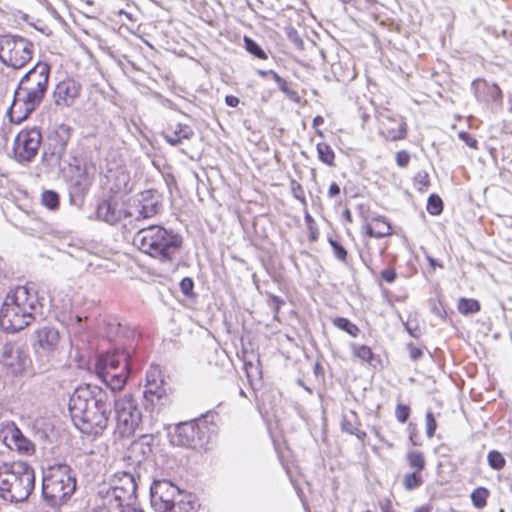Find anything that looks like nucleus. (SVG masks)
I'll return each mask as SVG.
<instances>
[{
    "mask_svg": "<svg viewBox=\"0 0 512 512\" xmlns=\"http://www.w3.org/2000/svg\"><path fill=\"white\" fill-rule=\"evenodd\" d=\"M113 395L101 387L78 386L70 396L68 409L75 426L85 433L103 431L109 422Z\"/></svg>",
    "mask_w": 512,
    "mask_h": 512,
    "instance_id": "f257e3e1",
    "label": "nucleus"
},
{
    "mask_svg": "<svg viewBox=\"0 0 512 512\" xmlns=\"http://www.w3.org/2000/svg\"><path fill=\"white\" fill-rule=\"evenodd\" d=\"M50 73V65L39 61L21 77L7 112L12 122H22L40 106L48 90Z\"/></svg>",
    "mask_w": 512,
    "mask_h": 512,
    "instance_id": "f03ea898",
    "label": "nucleus"
},
{
    "mask_svg": "<svg viewBox=\"0 0 512 512\" xmlns=\"http://www.w3.org/2000/svg\"><path fill=\"white\" fill-rule=\"evenodd\" d=\"M42 307L43 303L35 292L26 286H18L6 295L2 303L0 327L9 333L18 332L34 320L35 314H43Z\"/></svg>",
    "mask_w": 512,
    "mask_h": 512,
    "instance_id": "7ed1b4c3",
    "label": "nucleus"
},
{
    "mask_svg": "<svg viewBox=\"0 0 512 512\" xmlns=\"http://www.w3.org/2000/svg\"><path fill=\"white\" fill-rule=\"evenodd\" d=\"M132 243L143 253L157 259L160 263L175 266L182 248V237L160 225L138 228Z\"/></svg>",
    "mask_w": 512,
    "mask_h": 512,
    "instance_id": "20e7f679",
    "label": "nucleus"
},
{
    "mask_svg": "<svg viewBox=\"0 0 512 512\" xmlns=\"http://www.w3.org/2000/svg\"><path fill=\"white\" fill-rule=\"evenodd\" d=\"M35 485L34 469L26 462L14 461L0 465V496L10 502H23Z\"/></svg>",
    "mask_w": 512,
    "mask_h": 512,
    "instance_id": "39448f33",
    "label": "nucleus"
},
{
    "mask_svg": "<svg viewBox=\"0 0 512 512\" xmlns=\"http://www.w3.org/2000/svg\"><path fill=\"white\" fill-rule=\"evenodd\" d=\"M76 490V478L66 464L51 466L43 472L42 496L51 508L67 504Z\"/></svg>",
    "mask_w": 512,
    "mask_h": 512,
    "instance_id": "423d86ee",
    "label": "nucleus"
},
{
    "mask_svg": "<svg viewBox=\"0 0 512 512\" xmlns=\"http://www.w3.org/2000/svg\"><path fill=\"white\" fill-rule=\"evenodd\" d=\"M141 460L129 470L117 471L109 487H102L98 491L101 500L100 506L115 504L133 505L137 498L138 482L141 477Z\"/></svg>",
    "mask_w": 512,
    "mask_h": 512,
    "instance_id": "0eeeda50",
    "label": "nucleus"
},
{
    "mask_svg": "<svg viewBox=\"0 0 512 512\" xmlns=\"http://www.w3.org/2000/svg\"><path fill=\"white\" fill-rule=\"evenodd\" d=\"M150 501L157 512H190L192 509L186 493L167 479L153 481Z\"/></svg>",
    "mask_w": 512,
    "mask_h": 512,
    "instance_id": "6e6552de",
    "label": "nucleus"
},
{
    "mask_svg": "<svg viewBox=\"0 0 512 512\" xmlns=\"http://www.w3.org/2000/svg\"><path fill=\"white\" fill-rule=\"evenodd\" d=\"M118 334L120 338L125 341L119 344L113 352H108L103 355L96 364L95 371L99 374V370L109 372H119L118 370H133L134 359L133 353L138 341V336L135 331L118 325Z\"/></svg>",
    "mask_w": 512,
    "mask_h": 512,
    "instance_id": "1a4fd4ad",
    "label": "nucleus"
},
{
    "mask_svg": "<svg viewBox=\"0 0 512 512\" xmlns=\"http://www.w3.org/2000/svg\"><path fill=\"white\" fill-rule=\"evenodd\" d=\"M34 45L28 39L17 35L0 36V60L14 69L22 68L33 55Z\"/></svg>",
    "mask_w": 512,
    "mask_h": 512,
    "instance_id": "9d476101",
    "label": "nucleus"
},
{
    "mask_svg": "<svg viewBox=\"0 0 512 512\" xmlns=\"http://www.w3.org/2000/svg\"><path fill=\"white\" fill-rule=\"evenodd\" d=\"M116 432L121 437H130L139 428L142 414L136 399L131 394L114 399Z\"/></svg>",
    "mask_w": 512,
    "mask_h": 512,
    "instance_id": "9b49d317",
    "label": "nucleus"
},
{
    "mask_svg": "<svg viewBox=\"0 0 512 512\" xmlns=\"http://www.w3.org/2000/svg\"><path fill=\"white\" fill-rule=\"evenodd\" d=\"M41 132L37 128L21 130L14 139L13 152L20 163L31 162L41 145Z\"/></svg>",
    "mask_w": 512,
    "mask_h": 512,
    "instance_id": "f8f14e48",
    "label": "nucleus"
},
{
    "mask_svg": "<svg viewBox=\"0 0 512 512\" xmlns=\"http://www.w3.org/2000/svg\"><path fill=\"white\" fill-rule=\"evenodd\" d=\"M71 128L60 125L49 137L48 147L42 154V162L60 168L61 160L66 154L67 144L70 140Z\"/></svg>",
    "mask_w": 512,
    "mask_h": 512,
    "instance_id": "ddd939ff",
    "label": "nucleus"
},
{
    "mask_svg": "<svg viewBox=\"0 0 512 512\" xmlns=\"http://www.w3.org/2000/svg\"><path fill=\"white\" fill-rule=\"evenodd\" d=\"M204 432L198 422L190 421L180 423L171 435V443L176 446L197 448L203 445Z\"/></svg>",
    "mask_w": 512,
    "mask_h": 512,
    "instance_id": "4468645a",
    "label": "nucleus"
},
{
    "mask_svg": "<svg viewBox=\"0 0 512 512\" xmlns=\"http://www.w3.org/2000/svg\"><path fill=\"white\" fill-rule=\"evenodd\" d=\"M81 85L71 78L60 81L54 88L52 98L57 107L72 106L80 95Z\"/></svg>",
    "mask_w": 512,
    "mask_h": 512,
    "instance_id": "2eb2a0df",
    "label": "nucleus"
},
{
    "mask_svg": "<svg viewBox=\"0 0 512 512\" xmlns=\"http://www.w3.org/2000/svg\"><path fill=\"white\" fill-rule=\"evenodd\" d=\"M2 434L3 443L10 450H15L23 455H31L34 453L35 445L24 436L22 431L15 424L8 425Z\"/></svg>",
    "mask_w": 512,
    "mask_h": 512,
    "instance_id": "dca6fc26",
    "label": "nucleus"
},
{
    "mask_svg": "<svg viewBox=\"0 0 512 512\" xmlns=\"http://www.w3.org/2000/svg\"><path fill=\"white\" fill-rule=\"evenodd\" d=\"M132 211L122 209L118 200L113 197L102 200L97 207V217L110 225H115L123 218L132 217Z\"/></svg>",
    "mask_w": 512,
    "mask_h": 512,
    "instance_id": "f3484780",
    "label": "nucleus"
},
{
    "mask_svg": "<svg viewBox=\"0 0 512 512\" xmlns=\"http://www.w3.org/2000/svg\"><path fill=\"white\" fill-rule=\"evenodd\" d=\"M59 341V331L56 328L45 326L35 331L33 346L37 353L49 354L58 348Z\"/></svg>",
    "mask_w": 512,
    "mask_h": 512,
    "instance_id": "a211bd4d",
    "label": "nucleus"
},
{
    "mask_svg": "<svg viewBox=\"0 0 512 512\" xmlns=\"http://www.w3.org/2000/svg\"><path fill=\"white\" fill-rule=\"evenodd\" d=\"M472 86L478 101L484 103H496L499 106L502 105L503 95L497 84L477 79L473 81Z\"/></svg>",
    "mask_w": 512,
    "mask_h": 512,
    "instance_id": "6ab92c4d",
    "label": "nucleus"
},
{
    "mask_svg": "<svg viewBox=\"0 0 512 512\" xmlns=\"http://www.w3.org/2000/svg\"><path fill=\"white\" fill-rule=\"evenodd\" d=\"M139 208L136 209L134 215L137 221L141 219H148L158 213L159 202L155 198L154 192L147 190L140 194V198L137 200Z\"/></svg>",
    "mask_w": 512,
    "mask_h": 512,
    "instance_id": "aec40b11",
    "label": "nucleus"
},
{
    "mask_svg": "<svg viewBox=\"0 0 512 512\" xmlns=\"http://www.w3.org/2000/svg\"><path fill=\"white\" fill-rule=\"evenodd\" d=\"M131 372L132 370H120L119 372L99 370V374L97 375L101 381L110 388L111 392L115 393L124 388Z\"/></svg>",
    "mask_w": 512,
    "mask_h": 512,
    "instance_id": "412c9836",
    "label": "nucleus"
},
{
    "mask_svg": "<svg viewBox=\"0 0 512 512\" xmlns=\"http://www.w3.org/2000/svg\"><path fill=\"white\" fill-rule=\"evenodd\" d=\"M194 135L193 129L186 124H170L163 133L164 139L172 146H177L182 140H189Z\"/></svg>",
    "mask_w": 512,
    "mask_h": 512,
    "instance_id": "4be33fe9",
    "label": "nucleus"
},
{
    "mask_svg": "<svg viewBox=\"0 0 512 512\" xmlns=\"http://www.w3.org/2000/svg\"><path fill=\"white\" fill-rule=\"evenodd\" d=\"M359 425L358 415L353 410L343 415L341 422L342 430L351 435H355L359 440L363 441L366 437V432L359 430Z\"/></svg>",
    "mask_w": 512,
    "mask_h": 512,
    "instance_id": "5701e85b",
    "label": "nucleus"
},
{
    "mask_svg": "<svg viewBox=\"0 0 512 512\" xmlns=\"http://www.w3.org/2000/svg\"><path fill=\"white\" fill-rule=\"evenodd\" d=\"M163 384V380H160L159 383L146 384L145 390L143 391L144 399L151 405H155L160 402L166 396V389Z\"/></svg>",
    "mask_w": 512,
    "mask_h": 512,
    "instance_id": "b1692460",
    "label": "nucleus"
},
{
    "mask_svg": "<svg viewBox=\"0 0 512 512\" xmlns=\"http://www.w3.org/2000/svg\"><path fill=\"white\" fill-rule=\"evenodd\" d=\"M364 229L367 235L374 238H383L391 233L390 224L379 218L367 223Z\"/></svg>",
    "mask_w": 512,
    "mask_h": 512,
    "instance_id": "393cba45",
    "label": "nucleus"
},
{
    "mask_svg": "<svg viewBox=\"0 0 512 512\" xmlns=\"http://www.w3.org/2000/svg\"><path fill=\"white\" fill-rule=\"evenodd\" d=\"M332 323L338 329L345 331L352 337L358 336L360 329L357 325L352 323L349 319L344 317H336L332 320Z\"/></svg>",
    "mask_w": 512,
    "mask_h": 512,
    "instance_id": "a878e982",
    "label": "nucleus"
},
{
    "mask_svg": "<svg viewBox=\"0 0 512 512\" xmlns=\"http://www.w3.org/2000/svg\"><path fill=\"white\" fill-rule=\"evenodd\" d=\"M318 158L321 162L328 166H334L335 153L333 149L326 143L317 144Z\"/></svg>",
    "mask_w": 512,
    "mask_h": 512,
    "instance_id": "bb28decb",
    "label": "nucleus"
},
{
    "mask_svg": "<svg viewBox=\"0 0 512 512\" xmlns=\"http://www.w3.org/2000/svg\"><path fill=\"white\" fill-rule=\"evenodd\" d=\"M407 460L409 463V466L415 471V472H421L425 468V458L423 453L419 451H412L407 454Z\"/></svg>",
    "mask_w": 512,
    "mask_h": 512,
    "instance_id": "cd10ccee",
    "label": "nucleus"
},
{
    "mask_svg": "<svg viewBox=\"0 0 512 512\" xmlns=\"http://www.w3.org/2000/svg\"><path fill=\"white\" fill-rule=\"evenodd\" d=\"M489 496V491L484 487H478L471 493V500L473 505L482 509L487 504V498Z\"/></svg>",
    "mask_w": 512,
    "mask_h": 512,
    "instance_id": "c85d7f7f",
    "label": "nucleus"
},
{
    "mask_svg": "<svg viewBox=\"0 0 512 512\" xmlns=\"http://www.w3.org/2000/svg\"><path fill=\"white\" fill-rule=\"evenodd\" d=\"M458 311L463 314H471L480 311V304L477 300L461 298L458 303Z\"/></svg>",
    "mask_w": 512,
    "mask_h": 512,
    "instance_id": "c756f323",
    "label": "nucleus"
},
{
    "mask_svg": "<svg viewBox=\"0 0 512 512\" xmlns=\"http://www.w3.org/2000/svg\"><path fill=\"white\" fill-rule=\"evenodd\" d=\"M422 484L423 479L419 472L413 471L412 473H407L403 478V487L407 491L414 490L420 487Z\"/></svg>",
    "mask_w": 512,
    "mask_h": 512,
    "instance_id": "7c9ffc66",
    "label": "nucleus"
},
{
    "mask_svg": "<svg viewBox=\"0 0 512 512\" xmlns=\"http://www.w3.org/2000/svg\"><path fill=\"white\" fill-rule=\"evenodd\" d=\"M351 347H352V351H353V354L355 357L371 364L374 354L370 347H368L366 345H357V344H352Z\"/></svg>",
    "mask_w": 512,
    "mask_h": 512,
    "instance_id": "2f4dec72",
    "label": "nucleus"
},
{
    "mask_svg": "<svg viewBox=\"0 0 512 512\" xmlns=\"http://www.w3.org/2000/svg\"><path fill=\"white\" fill-rule=\"evenodd\" d=\"M489 466L494 470H501L506 465L504 456L497 450H492L487 455Z\"/></svg>",
    "mask_w": 512,
    "mask_h": 512,
    "instance_id": "473e14b6",
    "label": "nucleus"
},
{
    "mask_svg": "<svg viewBox=\"0 0 512 512\" xmlns=\"http://www.w3.org/2000/svg\"><path fill=\"white\" fill-rule=\"evenodd\" d=\"M246 50L259 59H267L265 51L251 38L244 37Z\"/></svg>",
    "mask_w": 512,
    "mask_h": 512,
    "instance_id": "72a5a7b5",
    "label": "nucleus"
},
{
    "mask_svg": "<svg viewBox=\"0 0 512 512\" xmlns=\"http://www.w3.org/2000/svg\"><path fill=\"white\" fill-rule=\"evenodd\" d=\"M154 438L152 435H141L140 438L133 442L132 449L142 448L145 446V450H143V457L149 455L152 452V443Z\"/></svg>",
    "mask_w": 512,
    "mask_h": 512,
    "instance_id": "f704fd0d",
    "label": "nucleus"
},
{
    "mask_svg": "<svg viewBox=\"0 0 512 512\" xmlns=\"http://www.w3.org/2000/svg\"><path fill=\"white\" fill-rule=\"evenodd\" d=\"M407 135V124L400 120L397 129H389L387 131V138L391 141H397L406 138Z\"/></svg>",
    "mask_w": 512,
    "mask_h": 512,
    "instance_id": "c9c22d12",
    "label": "nucleus"
},
{
    "mask_svg": "<svg viewBox=\"0 0 512 512\" xmlns=\"http://www.w3.org/2000/svg\"><path fill=\"white\" fill-rule=\"evenodd\" d=\"M42 204L53 210L59 206V195L52 190H46L42 193Z\"/></svg>",
    "mask_w": 512,
    "mask_h": 512,
    "instance_id": "e433bc0d",
    "label": "nucleus"
},
{
    "mask_svg": "<svg viewBox=\"0 0 512 512\" xmlns=\"http://www.w3.org/2000/svg\"><path fill=\"white\" fill-rule=\"evenodd\" d=\"M328 242L333 249L334 256L341 262H346L347 260V250L343 247V245L333 238H328Z\"/></svg>",
    "mask_w": 512,
    "mask_h": 512,
    "instance_id": "4c0bfd02",
    "label": "nucleus"
},
{
    "mask_svg": "<svg viewBox=\"0 0 512 512\" xmlns=\"http://www.w3.org/2000/svg\"><path fill=\"white\" fill-rule=\"evenodd\" d=\"M427 210L431 215H439L443 210L442 199L437 195H431L428 199Z\"/></svg>",
    "mask_w": 512,
    "mask_h": 512,
    "instance_id": "58836bf2",
    "label": "nucleus"
},
{
    "mask_svg": "<svg viewBox=\"0 0 512 512\" xmlns=\"http://www.w3.org/2000/svg\"><path fill=\"white\" fill-rule=\"evenodd\" d=\"M279 89L293 102L299 103L301 98L297 91L290 88L289 84L283 78L277 83Z\"/></svg>",
    "mask_w": 512,
    "mask_h": 512,
    "instance_id": "ea45409f",
    "label": "nucleus"
},
{
    "mask_svg": "<svg viewBox=\"0 0 512 512\" xmlns=\"http://www.w3.org/2000/svg\"><path fill=\"white\" fill-rule=\"evenodd\" d=\"M103 510H108V512H144L140 508H136L133 505H122L115 504L111 506H101Z\"/></svg>",
    "mask_w": 512,
    "mask_h": 512,
    "instance_id": "a19ab883",
    "label": "nucleus"
},
{
    "mask_svg": "<svg viewBox=\"0 0 512 512\" xmlns=\"http://www.w3.org/2000/svg\"><path fill=\"white\" fill-rule=\"evenodd\" d=\"M267 304L272 309L275 315L280 311L281 306L284 304V300L280 297L267 293ZM276 318V316H274Z\"/></svg>",
    "mask_w": 512,
    "mask_h": 512,
    "instance_id": "79ce46f5",
    "label": "nucleus"
},
{
    "mask_svg": "<svg viewBox=\"0 0 512 512\" xmlns=\"http://www.w3.org/2000/svg\"><path fill=\"white\" fill-rule=\"evenodd\" d=\"M426 420V435L428 438H432L437 429V423L434 418V415L431 411H428L425 416Z\"/></svg>",
    "mask_w": 512,
    "mask_h": 512,
    "instance_id": "37998d69",
    "label": "nucleus"
},
{
    "mask_svg": "<svg viewBox=\"0 0 512 512\" xmlns=\"http://www.w3.org/2000/svg\"><path fill=\"white\" fill-rule=\"evenodd\" d=\"M18 353V350H15L12 344H5L2 347V359L7 365H13V361H10V359L14 358V354L18 357Z\"/></svg>",
    "mask_w": 512,
    "mask_h": 512,
    "instance_id": "c03bdc74",
    "label": "nucleus"
},
{
    "mask_svg": "<svg viewBox=\"0 0 512 512\" xmlns=\"http://www.w3.org/2000/svg\"><path fill=\"white\" fill-rule=\"evenodd\" d=\"M409 415H410L409 406L403 405V404H398L396 406L395 416L400 423H402V424L406 423L409 418Z\"/></svg>",
    "mask_w": 512,
    "mask_h": 512,
    "instance_id": "a18cd8bd",
    "label": "nucleus"
},
{
    "mask_svg": "<svg viewBox=\"0 0 512 512\" xmlns=\"http://www.w3.org/2000/svg\"><path fill=\"white\" fill-rule=\"evenodd\" d=\"M161 371L158 366H152L146 374V384L159 383Z\"/></svg>",
    "mask_w": 512,
    "mask_h": 512,
    "instance_id": "49530a36",
    "label": "nucleus"
},
{
    "mask_svg": "<svg viewBox=\"0 0 512 512\" xmlns=\"http://www.w3.org/2000/svg\"><path fill=\"white\" fill-rule=\"evenodd\" d=\"M194 282L190 277H185L180 282V289L185 296L193 294Z\"/></svg>",
    "mask_w": 512,
    "mask_h": 512,
    "instance_id": "de8ad7c7",
    "label": "nucleus"
},
{
    "mask_svg": "<svg viewBox=\"0 0 512 512\" xmlns=\"http://www.w3.org/2000/svg\"><path fill=\"white\" fill-rule=\"evenodd\" d=\"M88 186V183L77 180L71 185V193L77 196L84 195V193L88 190Z\"/></svg>",
    "mask_w": 512,
    "mask_h": 512,
    "instance_id": "09e8293b",
    "label": "nucleus"
},
{
    "mask_svg": "<svg viewBox=\"0 0 512 512\" xmlns=\"http://www.w3.org/2000/svg\"><path fill=\"white\" fill-rule=\"evenodd\" d=\"M458 137L463 142H465V144L468 145L469 147H471L473 149L478 148V141L468 132H465V131L459 132Z\"/></svg>",
    "mask_w": 512,
    "mask_h": 512,
    "instance_id": "8fccbe9b",
    "label": "nucleus"
},
{
    "mask_svg": "<svg viewBox=\"0 0 512 512\" xmlns=\"http://www.w3.org/2000/svg\"><path fill=\"white\" fill-rule=\"evenodd\" d=\"M409 161H410V154L407 151L401 150V151L397 152L396 163L399 167L406 168L409 164Z\"/></svg>",
    "mask_w": 512,
    "mask_h": 512,
    "instance_id": "3c124183",
    "label": "nucleus"
},
{
    "mask_svg": "<svg viewBox=\"0 0 512 512\" xmlns=\"http://www.w3.org/2000/svg\"><path fill=\"white\" fill-rule=\"evenodd\" d=\"M381 277L387 283H393L397 278V273L393 268H386L382 270Z\"/></svg>",
    "mask_w": 512,
    "mask_h": 512,
    "instance_id": "603ef678",
    "label": "nucleus"
},
{
    "mask_svg": "<svg viewBox=\"0 0 512 512\" xmlns=\"http://www.w3.org/2000/svg\"><path fill=\"white\" fill-rule=\"evenodd\" d=\"M410 351V358L414 361L419 360L423 356V351L420 348L408 345Z\"/></svg>",
    "mask_w": 512,
    "mask_h": 512,
    "instance_id": "864d4df0",
    "label": "nucleus"
},
{
    "mask_svg": "<svg viewBox=\"0 0 512 512\" xmlns=\"http://www.w3.org/2000/svg\"><path fill=\"white\" fill-rule=\"evenodd\" d=\"M340 186L333 182L330 187H329V190H328V196L329 198H335L337 197L339 194H340Z\"/></svg>",
    "mask_w": 512,
    "mask_h": 512,
    "instance_id": "5fc2aeb1",
    "label": "nucleus"
},
{
    "mask_svg": "<svg viewBox=\"0 0 512 512\" xmlns=\"http://www.w3.org/2000/svg\"><path fill=\"white\" fill-rule=\"evenodd\" d=\"M324 123V118L320 115L316 116L314 119H313V127L316 129V133L317 135L323 137V132L321 130L318 129V127L320 125H322Z\"/></svg>",
    "mask_w": 512,
    "mask_h": 512,
    "instance_id": "6e6d98bb",
    "label": "nucleus"
},
{
    "mask_svg": "<svg viewBox=\"0 0 512 512\" xmlns=\"http://www.w3.org/2000/svg\"><path fill=\"white\" fill-rule=\"evenodd\" d=\"M239 98L236 97V96H233V95H227L225 97V103L229 106V107H237L239 105Z\"/></svg>",
    "mask_w": 512,
    "mask_h": 512,
    "instance_id": "4d7b16f0",
    "label": "nucleus"
},
{
    "mask_svg": "<svg viewBox=\"0 0 512 512\" xmlns=\"http://www.w3.org/2000/svg\"><path fill=\"white\" fill-rule=\"evenodd\" d=\"M292 191L294 193V196L297 198V199H302L304 200V197H303V189L301 187L300 184H295L293 182V187H292Z\"/></svg>",
    "mask_w": 512,
    "mask_h": 512,
    "instance_id": "13d9d810",
    "label": "nucleus"
},
{
    "mask_svg": "<svg viewBox=\"0 0 512 512\" xmlns=\"http://www.w3.org/2000/svg\"><path fill=\"white\" fill-rule=\"evenodd\" d=\"M419 184L423 186H427L428 184V174L427 173H419L415 178Z\"/></svg>",
    "mask_w": 512,
    "mask_h": 512,
    "instance_id": "bf43d9fd",
    "label": "nucleus"
},
{
    "mask_svg": "<svg viewBox=\"0 0 512 512\" xmlns=\"http://www.w3.org/2000/svg\"><path fill=\"white\" fill-rule=\"evenodd\" d=\"M381 510L383 512H395L391 508V502L390 500H386L384 503H381Z\"/></svg>",
    "mask_w": 512,
    "mask_h": 512,
    "instance_id": "052dcab7",
    "label": "nucleus"
},
{
    "mask_svg": "<svg viewBox=\"0 0 512 512\" xmlns=\"http://www.w3.org/2000/svg\"><path fill=\"white\" fill-rule=\"evenodd\" d=\"M269 73H270V77H272V79H273L276 83L281 82L282 77H281L278 73H276V72H275V71H273V70H270V72H269Z\"/></svg>",
    "mask_w": 512,
    "mask_h": 512,
    "instance_id": "680f3d73",
    "label": "nucleus"
},
{
    "mask_svg": "<svg viewBox=\"0 0 512 512\" xmlns=\"http://www.w3.org/2000/svg\"><path fill=\"white\" fill-rule=\"evenodd\" d=\"M309 230H310V239H311L312 241L317 240V238H318V232H317L316 230H314L312 226H309Z\"/></svg>",
    "mask_w": 512,
    "mask_h": 512,
    "instance_id": "e2e57ef3",
    "label": "nucleus"
},
{
    "mask_svg": "<svg viewBox=\"0 0 512 512\" xmlns=\"http://www.w3.org/2000/svg\"><path fill=\"white\" fill-rule=\"evenodd\" d=\"M305 222L307 223L308 227L312 226V224L314 223V220L309 213H306L305 215Z\"/></svg>",
    "mask_w": 512,
    "mask_h": 512,
    "instance_id": "0e129e2a",
    "label": "nucleus"
},
{
    "mask_svg": "<svg viewBox=\"0 0 512 512\" xmlns=\"http://www.w3.org/2000/svg\"><path fill=\"white\" fill-rule=\"evenodd\" d=\"M270 70H257V74L261 77H267V76H270Z\"/></svg>",
    "mask_w": 512,
    "mask_h": 512,
    "instance_id": "69168bd1",
    "label": "nucleus"
},
{
    "mask_svg": "<svg viewBox=\"0 0 512 512\" xmlns=\"http://www.w3.org/2000/svg\"><path fill=\"white\" fill-rule=\"evenodd\" d=\"M430 508L428 506L417 507L414 512H428Z\"/></svg>",
    "mask_w": 512,
    "mask_h": 512,
    "instance_id": "338daca9",
    "label": "nucleus"
},
{
    "mask_svg": "<svg viewBox=\"0 0 512 512\" xmlns=\"http://www.w3.org/2000/svg\"><path fill=\"white\" fill-rule=\"evenodd\" d=\"M428 261H429L430 266L433 267V268H435L436 266H440L437 263V261L434 258H432V257H428Z\"/></svg>",
    "mask_w": 512,
    "mask_h": 512,
    "instance_id": "774afa93",
    "label": "nucleus"
}]
</instances>
